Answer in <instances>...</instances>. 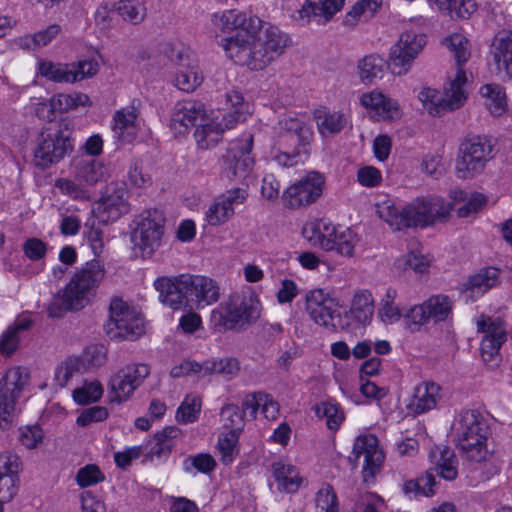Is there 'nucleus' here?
<instances>
[{"label": "nucleus", "mask_w": 512, "mask_h": 512, "mask_svg": "<svg viewBox=\"0 0 512 512\" xmlns=\"http://www.w3.org/2000/svg\"><path fill=\"white\" fill-rule=\"evenodd\" d=\"M21 469V460L19 456L11 451L0 453V476H12L19 478L18 474Z\"/></svg>", "instance_id": "obj_58"}, {"label": "nucleus", "mask_w": 512, "mask_h": 512, "mask_svg": "<svg viewBox=\"0 0 512 512\" xmlns=\"http://www.w3.org/2000/svg\"><path fill=\"white\" fill-rule=\"evenodd\" d=\"M272 471L275 480L286 492L293 493L299 489L302 477L295 466L280 460L273 464Z\"/></svg>", "instance_id": "obj_40"}, {"label": "nucleus", "mask_w": 512, "mask_h": 512, "mask_svg": "<svg viewBox=\"0 0 512 512\" xmlns=\"http://www.w3.org/2000/svg\"><path fill=\"white\" fill-rule=\"evenodd\" d=\"M75 178L80 183L94 185L109 176V166L105 162H75Z\"/></svg>", "instance_id": "obj_37"}, {"label": "nucleus", "mask_w": 512, "mask_h": 512, "mask_svg": "<svg viewBox=\"0 0 512 512\" xmlns=\"http://www.w3.org/2000/svg\"><path fill=\"white\" fill-rule=\"evenodd\" d=\"M453 302L443 294L432 295L420 305L412 307L406 314L408 328L418 331L420 327L430 320L437 322L445 321L452 314Z\"/></svg>", "instance_id": "obj_12"}, {"label": "nucleus", "mask_w": 512, "mask_h": 512, "mask_svg": "<svg viewBox=\"0 0 512 512\" xmlns=\"http://www.w3.org/2000/svg\"><path fill=\"white\" fill-rule=\"evenodd\" d=\"M44 438L43 430L38 425L26 426L20 429L19 440L28 449H35Z\"/></svg>", "instance_id": "obj_60"}, {"label": "nucleus", "mask_w": 512, "mask_h": 512, "mask_svg": "<svg viewBox=\"0 0 512 512\" xmlns=\"http://www.w3.org/2000/svg\"><path fill=\"white\" fill-rule=\"evenodd\" d=\"M458 157L462 160H491L495 157V144L488 137H468L460 143Z\"/></svg>", "instance_id": "obj_30"}, {"label": "nucleus", "mask_w": 512, "mask_h": 512, "mask_svg": "<svg viewBox=\"0 0 512 512\" xmlns=\"http://www.w3.org/2000/svg\"><path fill=\"white\" fill-rule=\"evenodd\" d=\"M319 134L324 138L334 137L351 126L352 120L347 110H331L320 107L313 112Z\"/></svg>", "instance_id": "obj_24"}, {"label": "nucleus", "mask_w": 512, "mask_h": 512, "mask_svg": "<svg viewBox=\"0 0 512 512\" xmlns=\"http://www.w3.org/2000/svg\"><path fill=\"white\" fill-rule=\"evenodd\" d=\"M440 386L435 382H422L414 388L409 409L415 414H422L436 407L441 398Z\"/></svg>", "instance_id": "obj_31"}, {"label": "nucleus", "mask_w": 512, "mask_h": 512, "mask_svg": "<svg viewBox=\"0 0 512 512\" xmlns=\"http://www.w3.org/2000/svg\"><path fill=\"white\" fill-rule=\"evenodd\" d=\"M336 306L335 299L323 289L311 290L306 295L305 310L310 319L317 325L335 328L333 322Z\"/></svg>", "instance_id": "obj_21"}, {"label": "nucleus", "mask_w": 512, "mask_h": 512, "mask_svg": "<svg viewBox=\"0 0 512 512\" xmlns=\"http://www.w3.org/2000/svg\"><path fill=\"white\" fill-rule=\"evenodd\" d=\"M222 47L227 56L236 64L247 66L250 70L259 71V67H254L258 59L254 53V36L251 34V31L247 32V34L238 32L235 37L222 40Z\"/></svg>", "instance_id": "obj_22"}, {"label": "nucleus", "mask_w": 512, "mask_h": 512, "mask_svg": "<svg viewBox=\"0 0 512 512\" xmlns=\"http://www.w3.org/2000/svg\"><path fill=\"white\" fill-rule=\"evenodd\" d=\"M244 415L235 404H227L221 410V419L224 428L229 432L240 433L244 427Z\"/></svg>", "instance_id": "obj_52"}, {"label": "nucleus", "mask_w": 512, "mask_h": 512, "mask_svg": "<svg viewBox=\"0 0 512 512\" xmlns=\"http://www.w3.org/2000/svg\"><path fill=\"white\" fill-rule=\"evenodd\" d=\"M192 125V103L181 101L175 105L170 128L176 137L185 136L189 133Z\"/></svg>", "instance_id": "obj_44"}, {"label": "nucleus", "mask_w": 512, "mask_h": 512, "mask_svg": "<svg viewBox=\"0 0 512 512\" xmlns=\"http://www.w3.org/2000/svg\"><path fill=\"white\" fill-rule=\"evenodd\" d=\"M225 101L230 111L208 110L204 105H194V137L200 149L216 145L226 130L233 129L247 119L248 104L244 102V97L239 91L226 92Z\"/></svg>", "instance_id": "obj_1"}, {"label": "nucleus", "mask_w": 512, "mask_h": 512, "mask_svg": "<svg viewBox=\"0 0 512 512\" xmlns=\"http://www.w3.org/2000/svg\"><path fill=\"white\" fill-rule=\"evenodd\" d=\"M219 298V287L216 282L206 276H194V305L196 308L215 303Z\"/></svg>", "instance_id": "obj_38"}, {"label": "nucleus", "mask_w": 512, "mask_h": 512, "mask_svg": "<svg viewBox=\"0 0 512 512\" xmlns=\"http://www.w3.org/2000/svg\"><path fill=\"white\" fill-rule=\"evenodd\" d=\"M165 217L162 211H144L132 232L134 249L142 258H149L160 247L164 234Z\"/></svg>", "instance_id": "obj_8"}, {"label": "nucleus", "mask_w": 512, "mask_h": 512, "mask_svg": "<svg viewBox=\"0 0 512 512\" xmlns=\"http://www.w3.org/2000/svg\"><path fill=\"white\" fill-rule=\"evenodd\" d=\"M92 102L87 94L82 92L58 93L50 99L37 104L36 114L42 119L52 121L57 113H66L78 107L91 106Z\"/></svg>", "instance_id": "obj_20"}, {"label": "nucleus", "mask_w": 512, "mask_h": 512, "mask_svg": "<svg viewBox=\"0 0 512 512\" xmlns=\"http://www.w3.org/2000/svg\"><path fill=\"white\" fill-rule=\"evenodd\" d=\"M485 105L494 116H500L507 110V100L503 88L497 84H486L480 88Z\"/></svg>", "instance_id": "obj_45"}, {"label": "nucleus", "mask_w": 512, "mask_h": 512, "mask_svg": "<svg viewBox=\"0 0 512 512\" xmlns=\"http://www.w3.org/2000/svg\"><path fill=\"white\" fill-rule=\"evenodd\" d=\"M477 332L482 333L480 352L485 362L493 361L498 355L503 343L507 340L505 322L501 317L481 314L475 320Z\"/></svg>", "instance_id": "obj_14"}, {"label": "nucleus", "mask_w": 512, "mask_h": 512, "mask_svg": "<svg viewBox=\"0 0 512 512\" xmlns=\"http://www.w3.org/2000/svg\"><path fill=\"white\" fill-rule=\"evenodd\" d=\"M338 227L325 219L308 222L303 227V235L308 242L326 251H332L334 247V236Z\"/></svg>", "instance_id": "obj_29"}, {"label": "nucleus", "mask_w": 512, "mask_h": 512, "mask_svg": "<svg viewBox=\"0 0 512 512\" xmlns=\"http://www.w3.org/2000/svg\"><path fill=\"white\" fill-rule=\"evenodd\" d=\"M314 411L317 417L326 418V424L330 430H337L344 420V413L339 404L332 400L315 405Z\"/></svg>", "instance_id": "obj_46"}, {"label": "nucleus", "mask_w": 512, "mask_h": 512, "mask_svg": "<svg viewBox=\"0 0 512 512\" xmlns=\"http://www.w3.org/2000/svg\"><path fill=\"white\" fill-rule=\"evenodd\" d=\"M357 68L360 81L364 84H372L377 79H382L386 61L377 54H369L359 60Z\"/></svg>", "instance_id": "obj_39"}, {"label": "nucleus", "mask_w": 512, "mask_h": 512, "mask_svg": "<svg viewBox=\"0 0 512 512\" xmlns=\"http://www.w3.org/2000/svg\"><path fill=\"white\" fill-rule=\"evenodd\" d=\"M105 331L111 340H136L144 333L143 318L122 299L113 298Z\"/></svg>", "instance_id": "obj_6"}, {"label": "nucleus", "mask_w": 512, "mask_h": 512, "mask_svg": "<svg viewBox=\"0 0 512 512\" xmlns=\"http://www.w3.org/2000/svg\"><path fill=\"white\" fill-rule=\"evenodd\" d=\"M176 62L186 68L185 71L181 70L176 73L174 84L175 86L184 92H190L192 85L190 83V71H189V65H190V56H189V49L181 50L177 53L176 56Z\"/></svg>", "instance_id": "obj_55"}, {"label": "nucleus", "mask_w": 512, "mask_h": 512, "mask_svg": "<svg viewBox=\"0 0 512 512\" xmlns=\"http://www.w3.org/2000/svg\"><path fill=\"white\" fill-rule=\"evenodd\" d=\"M316 506L324 512H333L331 506L336 504L337 496L333 487L329 484L323 485L316 494Z\"/></svg>", "instance_id": "obj_64"}, {"label": "nucleus", "mask_w": 512, "mask_h": 512, "mask_svg": "<svg viewBox=\"0 0 512 512\" xmlns=\"http://www.w3.org/2000/svg\"><path fill=\"white\" fill-rule=\"evenodd\" d=\"M453 205L440 196L416 198L403 208L384 203L378 209L381 219L396 230L426 228L448 219Z\"/></svg>", "instance_id": "obj_4"}, {"label": "nucleus", "mask_w": 512, "mask_h": 512, "mask_svg": "<svg viewBox=\"0 0 512 512\" xmlns=\"http://www.w3.org/2000/svg\"><path fill=\"white\" fill-rule=\"evenodd\" d=\"M439 12L453 21L469 19L477 10L475 0H433Z\"/></svg>", "instance_id": "obj_34"}, {"label": "nucleus", "mask_w": 512, "mask_h": 512, "mask_svg": "<svg viewBox=\"0 0 512 512\" xmlns=\"http://www.w3.org/2000/svg\"><path fill=\"white\" fill-rule=\"evenodd\" d=\"M103 395L102 384L97 381L84 382L82 386L73 390L74 401L80 405H86L98 401Z\"/></svg>", "instance_id": "obj_49"}, {"label": "nucleus", "mask_w": 512, "mask_h": 512, "mask_svg": "<svg viewBox=\"0 0 512 512\" xmlns=\"http://www.w3.org/2000/svg\"><path fill=\"white\" fill-rule=\"evenodd\" d=\"M487 203V198L481 193H473L465 200L463 206L457 210L459 217H468L474 213H478Z\"/></svg>", "instance_id": "obj_63"}, {"label": "nucleus", "mask_w": 512, "mask_h": 512, "mask_svg": "<svg viewBox=\"0 0 512 512\" xmlns=\"http://www.w3.org/2000/svg\"><path fill=\"white\" fill-rule=\"evenodd\" d=\"M260 317V303L253 298L244 299L239 305L230 307L225 315L226 322L231 326L250 323Z\"/></svg>", "instance_id": "obj_35"}, {"label": "nucleus", "mask_w": 512, "mask_h": 512, "mask_svg": "<svg viewBox=\"0 0 512 512\" xmlns=\"http://www.w3.org/2000/svg\"><path fill=\"white\" fill-rule=\"evenodd\" d=\"M139 105V100L134 99L128 106L115 111L112 133L116 142L130 143L136 138L139 130L137 124Z\"/></svg>", "instance_id": "obj_23"}, {"label": "nucleus", "mask_w": 512, "mask_h": 512, "mask_svg": "<svg viewBox=\"0 0 512 512\" xmlns=\"http://www.w3.org/2000/svg\"><path fill=\"white\" fill-rule=\"evenodd\" d=\"M149 374L150 367L144 363L129 364L117 371L109 382L111 401L128 400Z\"/></svg>", "instance_id": "obj_13"}, {"label": "nucleus", "mask_w": 512, "mask_h": 512, "mask_svg": "<svg viewBox=\"0 0 512 512\" xmlns=\"http://www.w3.org/2000/svg\"><path fill=\"white\" fill-rule=\"evenodd\" d=\"M431 462L436 472L445 480H454L457 477V458L449 448L437 447L430 453Z\"/></svg>", "instance_id": "obj_36"}, {"label": "nucleus", "mask_w": 512, "mask_h": 512, "mask_svg": "<svg viewBox=\"0 0 512 512\" xmlns=\"http://www.w3.org/2000/svg\"><path fill=\"white\" fill-rule=\"evenodd\" d=\"M160 301L174 310L188 307V295L192 293V276L159 277L154 282Z\"/></svg>", "instance_id": "obj_17"}, {"label": "nucleus", "mask_w": 512, "mask_h": 512, "mask_svg": "<svg viewBox=\"0 0 512 512\" xmlns=\"http://www.w3.org/2000/svg\"><path fill=\"white\" fill-rule=\"evenodd\" d=\"M426 43L424 34L412 31L403 32L390 49L389 65L392 73L397 76L406 75Z\"/></svg>", "instance_id": "obj_10"}, {"label": "nucleus", "mask_w": 512, "mask_h": 512, "mask_svg": "<svg viewBox=\"0 0 512 512\" xmlns=\"http://www.w3.org/2000/svg\"><path fill=\"white\" fill-rule=\"evenodd\" d=\"M324 182L325 179L321 173L309 172L283 191L281 196L283 206L289 210L310 206L322 195Z\"/></svg>", "instance_id": "obj_9"}, {"label": "nucleus", "mask_w": 512, "mask_h": 512, "mask_svg": "<svg viewBox=\"0 0 512 512\" xmlns=\"http://www.w3.org/2000/svg\"><path fill=\"white\" fill-rule=\"evenodd\" d=\"M109 413L107 408L103 406H93L85 409L78 417L77 424L85 427L93 422H101L107 419Z\"/></svg>", "instance_id": "obj_62"}, {"label": "nucleus", "mask_w": 512, "mask_h": 512, "mask_svg": "<svg viewBox=\"0 0 512 512\" xmlns=\"http://www.w3.org/2000/svg\"><path fill=\"white\" fill-rule=\"evenodd\" d=\"M212 23L224 33H230L238 29L249 32L256 29L260 20L258 18H248L246 13L238 9H229L214 13Z\"/></svg>", "instance_id": "obj_28"}, {"label": "nucleus", "mask_w": 512, "mask_h": 512, "mask_svg": "<svg viewBox=\"0 0 512 512\" xmlns=\"http://www.w3.org/2000/svg\"><path fill=\"white\" fill-rule=\"evenodd\" d=\"M240 371V362L237 358L226 357L219 361L209 362L203 364L194 362V374L200 373L203 376L211 373L222 374L225 376L233 377Z\"/></svg>", "instance_id": "obj_42"}, {"label": "nucleus", "mask_w": 512, "mask_h": 512, "mask_svg": "<svg viewBox=\"0 0 512 512\" xmlns=\"http://www.w3.org/2000/svg\"><path fill=\"white\" fill-rule=\"evenodd\" d=\"M72 75L75 77L74 83L91 78L99 71V64L94 59H84L72 63Z\"/></svg>", "instance_id": "obj_59"}, {"label": "nucleus", "mask_w": 512, "mask_h": 512, "mask_svg": "<svg viewBox=\"0 0 512 512\" xmlns=\"http://www.w3.org/2000/svg\"><path fill=\"white\" fill-rule=\"evenodd\" d=\"M254 44L258 59L254 67L262 70L284 53L289 45V37L278 27L269 26L257 37L254 36Z\"/></svg>", "instance_id": "obj_16"}, {"label": "nucleus", "mask_w": 512, "mask_h": 512, "mask_svg": "<svg viewBox=\"0 0 512 512\" xmlns=\"http://www.w3.org/2000/svg\"><path fill=\"white\" fill-rule=\"evenodd\" d=\"M75 480L80 487L85 488L103 482L105 475L97 465L87 464L77 471Z\"/></svg>", "instance_id": "obj_56"}, {"label": "nucleus", "mask_w": 512, "mask_h": 512, "mask_svg": "<svg viewBox=\"0 0 512 512\" xmlns=\"http://www.w3.org/2000/svg\"><path fill=\"white\" fill-rule=\"evenodd\" d=\"M499 283L500 270L496 267H486L470 276L464 283V287L466 291H470L471 295L481 296Z\"/></svg>", "instance_id": "obj_32"}, {"label": "nucleus", "mask_w": 512, "mask_h": 512, "mask_svg": "<svg viewBox=\"0 0 512 512\" xmlns=\"http://www.w3.org/2000/svg\"><path fill=\"white\" fill-rule=\"evenodd\" d=\"M182 437V431L176 426L165 427L157 432L152 440L150 454L156 457L167 456L170 454L177 440Z\"/></svg>", "instance_id": "obj_41"}, {"label": "nucleus", "mask_w": 512, "mask_h": 512, "mask_svg": "<svg viewBox=\"0 0 512 512\" xmlns=\"http://www.w3.org/2000/svg\"><path fill=\"white\" fill-rule=\"evenodd\" d=\"M60 31L61 27L59 25H50L45 30L25 37L22 40V46L28 49L46 46L60 33Z\"/></svg>", "instance_id": "obj_54"}, {"label": "nucleus", "mask_w": 512, "mask_h": 512, "mask_svg": "<svg viewBox=\"0 0 512 512\" xmlns=\"http://www.w3.org/2000/svg\"><path fill=\"white\" fill-rule=\"evenodd\" d=\"M70 123L62 121L59 129L51 131L43 129L38 138V146L35 150V158L40 160H61L71 157L73 145L70 140Z\"/></svg>", "instance_id": "obj_11"}, {"label": "nucleus", "mask_w": 512, "mask_h": 512, "mask_svg": "<svg viewBox=\"0 0 512 512\" xmlns=\"http://www.w3.org/2000/svg\"><path fill=\"white\" fill-rule=\"evenodd\" d=\"M239 434L235 432H223L218 439V448L221 460L224 464H230L238 453L237 442Z\"/></svg>", "instance_id": "obj_53"}, {"label": "nucleus", "mask_w": 512, "mask_h": 512, "mask_svg": "<svg viewBox=\"0 0 512 512\" xmlns=\"http://www.w3.org/2000/svg\"><path fill=\"white\" fill-rule=\"evenodd\" d=\"M81 367L82 363L79 358H67L57 366L54 381L59 387H65L75 375L80 373Z\"/></svg>", "instance_id": "obj_50"}, {"label": "nucleus", "mask_w": 512, "mask_h": 512, "mask_svg": "<svg viewBox=\"0 0 512 512\" xmlns=\"http://www.w3.org/2000/svg\"><path fill=\"white\" fill-rule=\"evenodd\" d=\"M492 55L497 72L503 78H512V31L496 34L492 43Z\"/></svg>", "instance_id": "obj_27"}, {"label": "nucleus", "mask_w": 512, "mask_h": 512, "mask_svg": "<svg viewBox=\"0 0 512 512\" xmlns=\"http://www.w3.org/2000/svg\"><path fill=\"white\" fill-rule=\"evenodd\" d=\"M457 446L469 461L480 463L487 460L489 425L486 417L476 409L463 410L455 424Z\"/></svg>", "instance_id": "obj_5"}, {"label": "nucleus", "mask_w": 512, "mask_h": 512, "mask_svg": "<svg viewBox=\"0 0 512 512\" xmlns=\"http://www.w3.org/2000/svg\"><path fill=\"white\" fill-rule=\"evenodd\" d=\"M353 454L356 459L364 456L363 479L365 482L372 481L380 472L384 461L377 437L372 434L357 437L353 445Z\"/></svg>", "instance_id": "obj_19"}, {"label": "nucleus", "mask_w": 512, "mask_h": 512, "mask_svg": "<svg viewBox=\"0 0 512 512\" xmlns=\"http://www.w3.org/2000/svg\"><path fill=\"white\" fill-rule=\"evenodd\" d=\"M374 314V299L367 290L355 293L350 310L344 313V317L352 318L361 325L370 323Z\"/></svg>", "instance_id": "obj_33"}, {"label": "nucleus", "mask_w": 512, "mask_h": 512, "mask_svg": "<svg viewBox=\"0 0 512 512\" xmlns=\"http://www.w3.org/2000/svg\"><path fill=\"white\" fill-rule=\"evenodd\" d=\"M234 215V209H229L217 198L206 212V220L210 225H220Z\"/></svg>", "instance_id": "obj_57"}, {"label": "nucleus", "mask_w": 512, "mask_h": 512, "mask_svg": "<svg viewBox=\"0 0 512 512\" xmlns=\"http://www.w3.org/2000/svg\"><path fill=\"white\" fill-rule=\"evenodd\" d=\"M430 260L419 251H411L405 256L396 259L394 266L398 270L412 269L416 273L427 271Z\"/></svg>", "instance_id": "obj_51"}, {"label": "nucleus", "mask_w": 512, "mask_h": 512, "mask_svg": "<svg viewBox=\"0 0 512 512\" xmlns=\"http://www.w3.org/2000/svg\"><path fill=\"white\" fill-rule=\"evenodd\" d=\"M117 10L124 20H128L133 23L142 21L145 16L144 8L129 0L119 1Z\"/></svg>", "instance_id": "obj_61"}, {"label": "nucleus", "mask_w": 512, "mask_h": 512, "mask_svg": "<svg viewBox=\"0 0 512 512\" xmlns=\"http://www.w3.org/2000/svg\"><path fill=\"white\" fill-rule=\"evenodd\" d=\"M129 210L128 191L125 186L111 184L106 187L92 211L100 223L107 224L118 220Z\"/></svg>", "instance_id": "obj_15"}, {"label": "nucleus", "mask_w": 512, "mask_h": 512, "mask_svg": "<svg viewBox=\"0 0 512 512\" xmlns=\"http://www.w3.org/2000/svg\"><path fill=\"white\" fill-rule=\"evenodd\" d=\"M283 127L287 130L285 140L294 146L285 149L282 154L288 159L311 157L314 136L311 126L296 118H289L283 122Z\"/></svg>", "instance_id": "obj_18"}, {"label": "nucleus", "mask_w": 512, "mask_h": 512, "mask_svg": "<svg viewBox=\"0 0 512 512\" xmlns=\"http://www.w3.org/2000/svg\"><path fill=\"white\" fill-rule=\"evenodd\" d=\"M29 381V371L20 366L10 367L0 378V428L7 429L11 425Z\"/></svg>", "instance_id": "obj_7"}, {"label": "nucleus", "mask_w": 512, "mask_h": 512, "mask_svg": "<svg viewBox=\"0 0 512 512\" xmlns=\"http://www.w3.org/2000/svg\"><path fill=\"white\" fill-rule=\"evenodd\" d=\"M446 44L456 60L457 72L455 77L450 81L449 87L445 88L444 93L430 87H423L418 94V99L423 107L432 116L458 109L467 99L464 88L467 78L462 65L470 57L468 40L462 34L455 33L446 39Z\"/></svg>", "instance_id": "obj_2"}, {"label": "nucleus", "mask_w": 512, "mask_h": 512, "mask_svg": "<svg viewBox=\"0 0 512 512\" xmlns=\"http://www.w3.org/2000/svg\"><path fill=\"white\" fill-rule=\"evenodd\" d=\"M362 106L370 110L372 117L378 121H394L401 117L398 102L385 96L380 91L365 93L360 98Z\"/></svg>", "instance_id": "obj_25"}, {"label": "nucleus", "mask_w": 512, "mask_h": 512, "mask_svg": "<svg viewBox=\"0 0 512 512\" xmlns=\"http://www.w3.org/2000/svg\"><path fill=\"white\" fill-rule=\"evenodd\" d=\"M72 63H53L52 61L42 60L39 62L38 72L46 79L57 83H74L75 77L72 75Z\"/></svg>", "instance_id": "obj_43"}, {"label": "nucleus", "mask_w": 512, "mask_h": 512, "mask_svg": "<svg viewBox=\"0 0 512 512\" xmlns=\"http://www.w3.org/2000/svg\"><path fill=\"white\" fill-rule=\"evenodd\" d=\"M104 277V266L96 260L87 262L77 269L48 305L49 317L59 318L68 311L76 312L85 308L95 297Z\"/></svg>", "instance_id": "obj_3"}, {"label": "nucleus", "mask_w": 512, "mask_h": 512, "mask_svg": "<svg viewBox=\"0 0 512 512\" xmlns=\"http://www.w3.org/2000/svg\"><path fill=\"white\" fill-rule=\"evenodd\" d=\"M396 297V289L389 287L381 299L378 315L385 324H393L402 316L399 307L395 305Z\"/></svg>", "instance_id": "obj_47"}, {"label": "nucleus", "mask_w": 512, "mask_h": 512, "mask_svg": "<svg viewBox=\"0 0 512 512\" xmlns=\"http://www.w3.org/2000/svg\"><path fill=\"white\" fill-rule=\"evenodd\" d=\"M332 241L335 244L333 250H336L342 256L351 257L360 239L352 229L338 227Z\"/></svg>", "instance_id": "obj_48"}, {"label": "nucleus", "mask_w": 512, "mask_h": 512, "mask_svg": "<svg viewBox=\"0 0 512 512\" xmlns=\"http://www.w3.org/2000/svg\"><path fill=\"white\" fill-rule=\"evenodd\" d=\"M345 0H306L298 11L299 18L306 23L315 19L319 24H326L344 6Z\"/></svg>", "instance_id": "obj_26"}]
</instances>
